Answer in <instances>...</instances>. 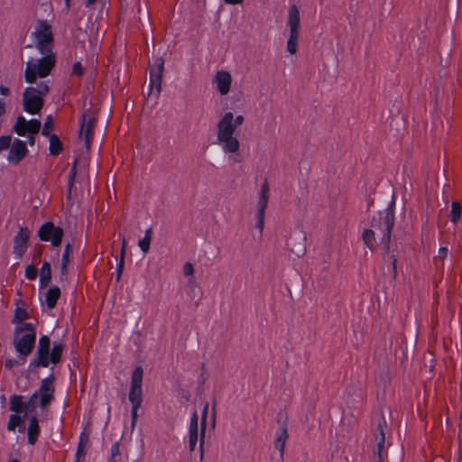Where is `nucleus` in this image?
Wrapping results in <instances>:
<instances>
[{"mask_svg":"<svg viewBox=\"0 0 462 462\" xmlns=\"http://www.w3.org/2000/svg\"><path fill=\"white\" fill-rule=\"evenodd\" d=\"M37 337L36 326L33 323H23L15 326L13 344L19 354L22 364L25 363L27 356L32 352Z\"/></svg>","mask_w":462,"mask_h":462,"instance_id":"f257e3e1","label":"nucleus"},{"mask_svg":"<svg viewBox=\"0 0 462 462\" xmlns=\"http://www.w3.org/2000/svg\"><path fill=\"white\" fill-rule=\"evenodd\" d=\"M394 208L395 201L393 199L383 211H378L372 218V229L376 231L377 238L384 247H388L390 243L395 220Z\"/></svg>","mask_w":462,"mask_h":462,"instance_id":"f03ea898","label":"nucleus"},{"mask_svg":"<svg viewBox=\"0 0 462 462\" xmlns=\"http://www.w3.org/2000/svg\"><path fill=\"white\" fill-rule=\"evenodd\" d=\"M217 138L218 143L222 145L225 153H236L240 147L239 141L235 133L236 127L233 123V113L226 112L217 125Z\"/></svg>","mask_w":462,"mask_h":462,"instance_id":"7ed1b4c3","label":"nucleus"},{"mask_svg":"<svg viewBox=\"0 0 462 462\" xmlns=\"http://www.w3.org/2000/svg\"><path fill=\"white\" fill-rule=\"evenodd\" d=\"M41 54L42 55V58L32 59L26 62L24 79L29 84L34 83L37 77H47L55 67V52H46Z\"/></svg>","mask_w":462,"mask_h":462,"instance_id":"20e7f679","label":"nucleus"},{"mask_svg":"<svg viewBox=\"0 0 462 462\" xmlns=\"http://www.w3.org/2000/svg\"><path fill=\"white\" fill-rule=\"evenodd\" d=\"M54 376L50 374L43 378L41 382L40 387L36 390L25 402L29 412L32 411L37 407V400L40 399V407L44 409L54 398Z\"/></svg>","mask_w":462,"mask_h":462,"instance_id":"39448f33","label":"nucleus"},{"mask_svg":"<svg viewBox=\"0 0 462 462\" xmlns=\"http://www.w3.org/2000/svg\"><path fill=\"white\" fill-rule=\"evenodd\" d=\"M32 35L40 53L54 52V35L51 25L46 20H38Z\"/></svg>","mask_w":462,"mask_h":462,"instance_id":"423d86ee","label":"nucleus"},{"mask_svg":"<svg viewBox=\"0 0 462 462\" xmlns=\"http://www.w3.org/2000/svg\"><path fill=\"white\" fill-rule=\"evenodd\" d=\"M63 236V228L56 226L51 221L44 222L38 230L39 239L43 242H50L53 247L60 245Z\"/></svg>","mask_w":462,"mask_h":462,"instance_id":"0eeeda50","label":"nucleus"},{"mask_svg":"<svg viewBox=\"0 0 462 462\" xmlns=\"http://www.w3.org/2000/svg\"><path fill=\"white\" fill-rule=\"evenodd\" d=\"M164 69V60L159 58L155 60L154 64L150 68L149 71V94L151 95L155 90V95L159 96L162 90V78Z\"/></svg>","mask_w":462,"mask_h":462,"instance_id":"6e6552de","label":"nucleus"},{"mask_svg":"<svg viewBox=\"0 0 462 462\" xmlns=\"http://www.w3.org/2000/svg\"><path fill=\"white\" fill-rule=\"evenodd\" d=\"M269 195H270V187L265 180L261 187V191L259 195V199L257 201V213H256V224L255 227L259 229L260 233L263 232V226H264V216H265V210L267 208L268 201H269Z\"/></svg>","mask_w":462,"mask_h":462,"instance_id":"1a4fd4ad","label":"nucleus"},{"mask_svg":"<svg viewBox=\"0 0 462 462\" xmlns=\"http://www.w3.org/2000/svg\"><path fill=\"white\" fill-rule=\"evenodd\" d=\"M30 238V231L27 227H20L14 237L13 254L16 261L23 259L27 252Z\"/></svg>","mask_w":462,"mask_h":462,"instance_id":"9d476101","label":"nucleus"},{"mask_svg":"<svg viewBox=\"0 0 462 462\" xmlns=\"http://www.w3.org/2000/svg\"><path fill=\"white\" fill-rule=\"evenodd\" d=\"M41 129V122L38 119L27 120L23 116L20 115L16 118L14 126V132L19 136H26L27 134H37Z\"/></svg>","mask_w":462,"mask_h":462,"instance_id":"9b49d317","label":"nucleus"},{"mask_svg":"<svg viewBox=\"0 0 462 462\" xmlns=\"http://www.w3.org/2000/svg\"><path fill=\"white\" fill-rule=\"evenodd\" d=\"M44 100L32 93V88H25L23 94V110L30 115L39 114L43 106Z\"/></svg>","mask_w":462,"mask_h":462,"instance_id":"f8f14e48","label":"nucleus"},{"mask_svg":"<svg viewBox=\"0 0 462 462\" xmlns=\"http://www.w3.org/2000/svg\"><path fill=\"white\" fill-rule=\"evenodd\" d=\"M385 423L384 418H383V422L378 424L375 440H376V449L374 450V457L373 462H384L386 458L385 448V434L383 430V425Z\"/></svg>","mask_w":462,"mask_h":462,"instance_id":"ddd939ff","label":"nucleus"},{"mask_svg":"<svg viewBox=\"0 0 462 462\" xmlns=\"http://www.w3.org/2000/svg\"><path fill=\"white\" fill-rule=\"evenodd\" d=\"M27 152L26 143L16 138L10 147L7 160L12 163L17 164L26 156Z\"/></svg>","mask_w":462,"mask_h":462,"instance_id":"4468645a","label":"nucleus"},{"mask_svg":"<svg viewBox=\"0 0 462 462\" xmlns=\"http://www.w3.org/2000/svg\"><path fill=\"white\" fill-rule=\"evenodd\" d=\"M214 83H216L217 89L222 96H226L229 93L232 77L228 71L219 70L214 77Z\"/></svg>","mask_w":462,"mask_h":462,"instance_id":"2eb2a0df","label":"nucleus"},{"mask_svg":"<svg viewBox=\"0 0 462 462\" xmlns=\"http://www.w3.org/2000/svg\"><path fill=\"white\" fill-rule=\"evenodd\" d=\"M50 363V351L37 349L34 357L29 364L28 369L32 371L37 367H48Z\"/></svg>","mask_w":462,"mask_h":462,"instance_id":"dca6fc26","label":"nucleus"},{"mask_svg":"<svg viewBox=\"0 0 462 462\" xmlns=\"http://www.w3.org/2000/svg\"><path fill=\"white\" fill-rule=\"evenodd\" d=\"M96 124L94 117H87L86 114L82 115L80 136L84 138L87 144H89L93 137V129Z\"/></svg>","mask_w":462,"mask_h":462,"instance_id":"f3484780","label":"nucleus"},{"mask_svg":"<svg viewBox=\"0 0 462 462\" xmlns=\"http://www.w3.org/2000/svg\"><path fill=\"white\" fill-rule=\"evenodd\" d=\"M288 438H289V435H288V429H287V419H285L277 432L276 439L274 441V447L277 450H279L281 458L283 457L285 444H286Z\"/></svg>","mask_w":462,"mask_h":462,"instance_id":"a211bd4d","label":"nucleus"},{"mask_svg":"<svg viewBox=\"0 0 462 462\" xmlns=\"http://www.w3.org/2000/svg\"><path fill=\"white\" fill-rule=\"evenodd\" d=\"M198 430H199V417L194 412L190 418L189 429V448L193 451L196 448L198 443Z\"/></svg>","mask_w":462,"mask_h":462,"instance_id":"6ab92c4d","label":"nucleus"},{"mask_svg":"<svg viewBox=\"0 0 462 462\" xmlns=\"http://www.w3.org/2000/svg\"><path fill=\"white\" fill-rule=\"evenodd\" d=\"M39 420L36 415L31 416L27 428V440L30 445H34L40 436Z\"/></svg>","mask_w":462,"mask_h":462,"instance_id":"aec40b11","label":"nucleus"},{"mask_svg":"<svg viewBox=\"0 0 462 462\" xmlns=\"http://www.w3.org/2000/svg\"><path fill=\"white\" fill-rule=\"evenodd\" d=\"M9 410L13 412L25 416L29 412L26 403L23 401V396L19 394H14L10 397Z\"/></svg>","mask_w":462,"mask_h":462,"instance_id":"412c9836","label":"nucleus"},{"mask_svg":"<svg viewBox=\"0 0 462 462\" xmlns=\"http://www.w3.org/2000/svg\"><path fill=\"white\" fill-rule=\"evenodd\" d=\"M26 416L19 413L13 412L9 416L8 422L6 424V430L10 432H14L16 428L19 427L18 431L23 432V423Z\"/></svg>","mask_w":462,"mask_h":462,"instance_id":"4be33fe9","label":"nucleus"},{"mask_svg":"<svg viewBox=\"0 0 462 462\" xmlns=\"http://www.w3.org/2000/svg\"><path fill=\"white\" fill-rule=\"evenodd\" d=\"M300 17L296 5H292L289 9L288 26L290 32H298L300 28Z\"/></svg>","mask_w":462,"mask_h":462,"instance_id":"5701e85b","label":"nucleus"},{"mask_svg":"<svg viewBox=\"0 0 462 462\" xmlns=\"http://www.w3.org/2000/svg\"><path fill=\"white\" fill-rule=\"evenodd\" d=\"M88 442V435L85 431H82L80 433L78 447H77L75 462H84L85 461V457H86V454H87L86 447H87Z\"/></svg>","mask_w":462,"mask_h":462,"instance_id":"b1692460","label":"nucleus"},{"mask_svg":"<svg viewBox=\"0 0 462 462\" xmlns=\"http://www.w3.org/2000/svg\"><path fill=\"white\" fill-rule=\"evenodd\" d=\"M60 297V289L57 285L51 286L45 293V304L48 309L52 310L55 308L58 300Z\"/></svg>","mask_w":462,"mask_h":462,"instance_id":"393cba45","label":"nucleus"},{"mask_svg":"<svg viewBox=\"0 0 462 462\" xmlns=\"http://www.w3.org/2000/svg\"><path fill=\"white\" fill-rule=\"evenodd\" d=\"M64 344L62 341H54L52 344V348L50 350V360L53 365H57L60 363L62 353L64 351Z\"/></svg>","mask_w":462,"mask_h":462,"instance_id":"a878e982","label":"nucleus"},{"mask_svg":"<svg viewBox=\"0 0 462 462\" xmlns=\"http://www.w3.org/2000/svg\"><path fill=\"white\" fill-rule=\"evenodd\" d=\"M49 137V151L50 154L58 156L63 151V144L56 134H51Z\"/></svg>","mask_w":462,"mask_h":462,"instance_id":"bb28decb","label":"nucleus"},{"mask_svg":"<svg viewBox=\"0 0 462 462\" xmlns=\"http://www.w3.org/2000/svg\"><path fill=\"white\" fill-rule=\"evenodd\" d=\"M51 280V268L48 262H44L41 267L40 288L47 287Z\"/></svg>","mask_w":462,"mask_h":462,"instance_id":"cd10ccee","label":"nucleus"},{"mask_svg":"<svg viewBox=\"0 0 462 462\" xmlns=\"http://www.w3.org/2000/svg\"><path fill=\"white\" fill-rule=\"evenodd\" d=\"M143 369L141 365H137L131 374L130 389H140L143 385Z\"/></svg>","mask_w":462,"mask_h":462,"instance_id":"c85d7f7f","label":"nucleus"},{"mask_svg":"<svg viewBox=\"0 0 462 462\" xmlns=\"http://www.w3.org/2000/svg\"><path fill=\"white\" fill-rule=\"evenodd\" d=\"M461 216H462V204L457 201L452 202L450 216H449L450 221L454 224H457L459 222Z\"/></svg>","mask_w":462,"mask_h":462,"instance_id":"c756f323","label":"nucleus"},{"mask_svg":"<svg viewBox=\"0 0 462 462\" xmlns=\"http://www.w3.org/2000/svg\"><path fill=\"white\" fill-rule=\"evenodd\" d=\"M72 253V245L68 243L65 245L64 252L61 257V273L66 275L68 273V265L69 263V255Z\"/></svg>","mask_w":462,"mask_h":462,"instance_id":"7c9ffc66","label":"nucleus"},{"mask_svg":"<svg viewBox=\"0 0 462 462\" xmlns=\"http://www.w3.org/2000/svg\"><path fill=\"white\" fill-rule=\"evenodd\" d=\"M152 229L149 227L144 232V236L139 240L138 245L140 249L146 254L150 250V245L152 240Z\"/></svg>","mask_w":462,"mask_h":462,"instance_id":"2f4dec72","label":"nucleus"},{"mask_svg":"<svg viewBox=\"0 0 462 462\" xmlns=\"http://www.w3.org/2000/svg\"><path fill=\"white\" fill-rule=\"evenodd\" d=\"M29 319L28 311L23 308H16L12 323L15 326L25 323L24 320Z\"/></svg>","mask_w":462,"mask_h":462,"instance_id":"473e14b6","label":"nucleus"},{"mask_svg":"<svg viewBox=\"0 0 462 462\" xmlns=\"http://www.w3.org/2000/svg\"><path fill=\"white\" fill-rule=\"evenodd\" d=\"M27 88H32V93L41 97L42 99L50 90L48 81H41L35 87H28Z\"/></svg>","mask_w":462,"mask_h":462,"instance_id":"72a5a7b5","label":"nucleus"},{"mask_svg":"<svg viewBox=\"0 0 462 462\" xmlns=\"http://www.w3.org/2000/svg\"><path fill=\"white\" fill-rule=\"evenodd\" d=\"M377 238L376 231L371 229H365L363 233V241L365 245L371 250L374 248V241Z\"/></svg>","mask_w":462,"mask_h":462,"instance_id":"f704fd0d","label":"nucleus"},{"mask_svg":"<svg viewBox=\"0 0 462 462\" xmlns=\"http://www.w3.org/2000/svg\"><path fill=\"white\" fill-rule=\"evenodd\" d=\"M129 401L132 404L142 405L143 402V389H130Z\"/></svg>","mask_w":462,"mask_h":462,"instance_id":"c9c22d12","label":"nucleus"},{"mask_svg":"<svg viewBox=\"0 0 462 462\" xmlns=\"http://www.w3.org/2000/svg\"><path fill=\"white\" fill-rule=\"evenodd\" d=\"M298 39H299L298 32H290V36L287 41V51L291 54H295L297 51Z\"/></svg>","mask_w":462,"mask_h":462,"instance_id":"e433bc0d","label":"nucleus"},{"mask_svg":"<svg viewBox=\"0 0 462 462\" xmlns=\"http://www.w3.org/2000/svg\"><path fill=\"white\" fill-rule=\"evenodd\" d=\"M207 415H208V405L205 406L203 412H202V418H201V432H200V439H199V445L200 448H202L204 441H205V430H206V423H207Z\"/></svg>","mask_w":462,"mask_h":462,"instance_id":"4c0bfd02","label":"nucleus"},{"mask_svg":"<svg viewBox=\"0 0 462 462\" xmlns=\"http://www.w3.org/2000/svg\"><path fill=\"white\" fill-rule=\"evenodd\" d=\"M53 128V119L51 116H48L44 121L43 127L42 129V134L43 136H50L51 134V130Z\"/></svg>","mask_w":462,"mask_h":462,"instance_id":"58836bf2","label":"nucleus"},{"mask_svg":"<svg viewBox=\"0 0 462 462\" xmlns=\"http://www.w3.org/2000/svg\"><path fill=\"white\" fill-rule=\"evenodd\" d=\"M364 400V396L362 393H358L356 394V397L354 398L353 402L346 401V405L354 410H358L360 408V405L362 404Z\"/></svg>","mask_w":462,"mask_h":462,"instance_id":"ea45409f","label":"nucleus"},{"mask_svg":"<svg viewBox=\"0 0 462 462\" xmlns=\"http://www.w3.org/2000/svg\"><path fill=\"white\" fill-rule=\"evenodd\" d=\"M75 178H76V168L75 166L70 170L69 173V180H68V196H71V191L74 187L75 183Z\"/></svg>","mask_w":462,"mask_h":462,"instance_id":"a19ab883","label":"nucleus"},{"mask_svg":"<svg viewBox=\"0 0 462 462\" xmlns=\"http://www.w3.org/2000/svg\"><path fill=\"white\" fill-rule=\"evenodd\" d=\"M37 269L32 264H28L25 268V277L30 281H34L37 278Z\"/></svg>","mask_w":462,"mask_h":462,"instance_id":"79ce46f5","label":"nucleus"},{"mask_svg":"<svg viewBox=\"0 0 462 462\" xmlns=\"http://www.w3.org/2000/svg\"><path fill=\"white\" fill-rule=\"evenodd\" d=\"M51 340L46 335H42L38 342L37 349L49 350L50 351Z\"/></svg>","mask_w":462,"mask_h":462,"instance_id":"37998d69","label":"nucleus"},{"mask_svg":"<svg viewBox=\"0 0 462 462\" xmlns=\"http://www.w3.org/2000/svg\"><path fill=\"white\" fill-rule=\"evenodd\" d=\"M12 139L10 135L0 136V151H4L11 147Z\"/></svg>","mask_w":462,"mask_h":462,"instance_id":"c03bdc74","label":"nucleus"},{"mask_svg":"<svg viewBox=\"0 0 462 462\" xmlns=\"http://www.w3.org/2000/svg\"><path fill=\"white\" fill-rule=\"evenodd\" d=\"M72 74L76 76H82L84 74V68L81 62L77 61L73 64Z\"/></svg>","mask_w":462,"mask_h":462,"instance_id":"a18cd8bd","label":"nucleus"},{"mask_svg":"<svg viewBox=\"0 0 462 462\" xmlns=\"http://www.w3.org/2000/svg\"><path fill=\"white\" fill-rule=\"evenodd\" d=\"M183 273L185 276H192L193 275L194 267H193L192 263H190L189 262H187L184 263Z\"/></svg>","mask_w":462,"mask_h":462,"instance_id":"49530a36","label":"nucleus"},{"mask_svg":"<svg viewBox=\"0 0 462 462\" xmlns=\"http://www.w3.org/2000/svg\"><path fill=\"white\" fill-rule=\"evenodd\" d=\"M124 247H125V245H123V248ZM122 254H124V252L122 253ZM124 264H125L124 255H122L121 261H120V263L116 266V278H117V281L120 280V278H121L122 272H123V269H124Z\"/></svg>","mask_w":462,"mask_h":462,"instance_id":"de8ad7c7","label":"nucleus"},{"mask_svg":"<svg viewBox=\"0 0 462 462\" xmlns=\"http://www.w3.org/2000/svg\"><path fill=\"white\" fill-rule=\"evenodd\" d=\"M140 407H141V405L132 404L131 417H132V423H133V425H134L136 420H137L138 410H139Z\"/></svg>","mask_w":462,"mask_h":462,"instance_id":"09e8293b","label":"nucleus"},{"mask_svg":"<svg viewBox=\"0 0 462 462\" xmlns=\"http://www.w3.org/2000/svg\"><path fill=\"white\" fill-rule=\"evenodd\" d=\"M19 365V361L14 358H8L5 360V367L8 370H11L14 366Z\"/></svg>","mask_w":462,"mask_h":462,"instance_id":"8fccbe9b","label":"nucleus"},{"mask_svg":"<svg viewBox=\"0 0 462 462\" xmlns=\"http://www.w3.org/2000/svg\"><path fill=\"white\" fill-rule=\"evenodd\" d=\"M448 254V248L441 246L439 248L437 258L445 259Z\"/></svg>","mask_w":462,"mask_h":462,"instance_id":"3c124183","label":"nucleus"},{"mask_svg":"<svg viewBox=\"0 0 462 462\" xmlns=\"http://www.w3.org/2000/svg\"><path fill=\"white\" fill-rule=\"evenodd\" d=\"M110 452L111 457H117L120 454V447L118 442H116L111 446Z\"/></svg>","mask_w":462,"mask_h":462,"instance_id":"603ef678","label":"nucleus"},{"mask_svg":"<svg viewBox=\"0 0 462 462\" xmlns=\"http://www.w3.org/2000/svg\"><path fill=\"white\" fill-rule=\"evenodd\" d=\"M244 120H245V118L242 115H238L236 117L233 116L234 126H236L237 128L244 123Z\"/></svg>","mask_w":462,"mask_h":462,"instance_id":"864d4df0","label":"nucleus"},{"mask_svg":"<svg viewBox=\"0 0 462 462\" xmlns=\"http://www.w3.org/2000/svg\"><path fill=\"white\" fill-rule=\"evenodd\" d=\"M188 286L190 289V291L195 294V290L198 289L197 283L195 282L193 278H190L188 282Z\"/></svg>","mask_w":462,"mask_h":462,"instance_id":"5fc2aeb1","label":"nucleus"},{"mask_svg":"<svg viewBox=\"0 0 462 462\" xmlns=\"http://www.w3.org/2000/svg\"><path fill=\"white\" fill-rule=\"evenodd\" d=\"M9 93H10V89L7 87L3 86V85L0 86V95L6 97L9 95Z\"/></svg>","mask_w":462,"mask_h":462,"instance_id":"6e6d98bb","label":"nucleus"},{"mask_svg":"<svg viewBox=\"0 0 462 462\" xmlns=\"http://www.w3.org/2000/svg\"><path fill=\"white\" fill-rule=\"evenodd\" d=\"M35 135L36 134H27L25 137H27V140H28V143L31 145V146H33L34 143H35Z\"/></svg>","mask_w":462,"mask_h":462,"instance_id":"4d7b16f0","label":"nucleus"},{"mask_svg":"<svg viewBox=\"0 0 462 462\" xmlns=\"http://www.w3.org/2000/svg\"><path fill=\"white\" fill-rule=\"evenodd\" d=\"M244 0H225V2L228 5H238L241 4Z\"/></svg>","mask_w":462,"mask_h":462,"instance_id":"13d9d810","label":"nucleus"},{"mask_svg":"<svg viewBox=\"0 0 462 462\" xmlns=\"http://www.w3.org/2000/svg\"><path fill=\"white\" fill-rule=\"evenodd\" d=\"M230 160H232L234 162H241L242 158L239 155H235L233 157H230Z\"/></svg>","mask_w":462,"mask_h":462,"instance_id":"bf43d9fd","label":"nucleus"},{"mask_svg":"<svg viewBox=\"0 0 462 462\" xmlns=\"http://www.w3.org/2000/svg\"><path fill=\"white\" fill-rule=\"evenodd\" d=\"M392 265H393V270L395 273V271H396V259H393V261L392 263Z\"/></svg>","mask_w":462,"mask_h":462,"instance_id":"052dcab7","label":"nucleus"},{"mask_svg":"<svg viewBox=\"0 0 462 462\" xmlns=\"http://www.w3.org/2000/svg\"><path fill=\"white\" fill-rule=\"evenodd\" d=\"M107 462H116V457H110Z\"/></svg>","mask_w":462,"mask_h":462,"instance_id":"680f3d73","label":"nucleus"},{"mask_svg":"<svg viewBox=\"0 0 462 462\" xmlns=\"http://www.w3.org/2000/svg\"><path fill=\"white\" fill-rule=\"evenodd\" d=\"M96 0H88L87 5L89 6L90 5L94 4Z\"/></svg>","mask_w":462,"mask_h":462,"instance_id":"e2e57ef3","label":"nucleus"},{"mask_svg":"<svg viewBox=\"0 0 462 462\" xmlns=\"http://www.w3.org/2000/svg\"><path fill=\"white\" fill-rule=\"evenodd\" d=\"M304 252H305L304 247L300 248V249L299 250V254H298V255L303 254H304Z\"/></svg>","mask_w":462,"mask_h":462,"instance_id":"0e129e2a","label":"nucleus"},{"mask_svg":"<svg viewBox=\"0 0 462 462\" xmlns=\"http://www.w3.org/2000/svg\"><path fill=\"white\" fill-rule=\"evenodd\" d=\"M71 0H65V4L67 7H69Z\"/></svg>","mask_w":462,"mask_h":462,"instance_id":"69168bd1","label":"nucleus"},{"mask_svg":"<svg viewBox=\"0 0 462 462\" xmlns=\"http://www.w3.org/2000/svg\"><path fill=\"white\" fill-rule=\"evenodd\" d=\"M10 462H20L18 459H11Z\"/></svg>","mask_w":462,"mask_h":462,"instance_id":"338daca9","label":"nucleus"}]
</instances>
